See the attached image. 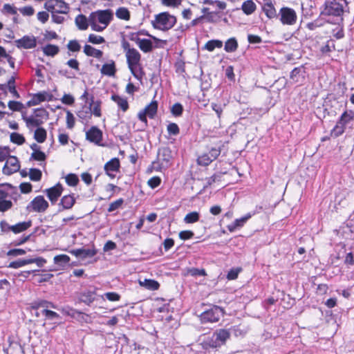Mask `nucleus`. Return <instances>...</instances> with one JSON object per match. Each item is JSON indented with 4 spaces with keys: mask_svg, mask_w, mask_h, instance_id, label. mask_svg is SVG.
<instances>
[{
    "mask_svg": "<svg viewBox=\"0 0 354 354\" xmlns=\"http://www.w3.org/2000/svg\"><path fill=\"white\" fill-rule=\"evenodd\" d=\"M100 72L102 75L109 77H113L116 72L115 64L113 60H110L108 63L102 65Z\"/></svg>",
    "mask_w": 354,
    "mask_h": 354,
    "instance_id": "aec40b11",
    "label": "nucleus"
},
{
    "mask_svg": "<svg viewBox=\"0 0 354 354\" xmlns=\"http://www.w3.org/2000/svg\"><path fill=\"white\" fill-rule=\"evenodd\" d=\"M242 10L246 15H251L256 10V5L252 0H248L243 3Z\"/></svg>",
    "mask_w": 354,
    "mask_h": 354,
    "instance_id": "7c9ffc66",
    "label": "nucleus"
},
{
    "mask_svg": "<svg viewBox=\"0 0 354 354\" xmlns=\"http://www.w3.org/2000/svg\"><path fill=\"white\" fill-rule=\"evenodd\" d=\"M47 136V132L45 129L42 127H38L34 132V138L39 143H43Z\"/></svg>",
    "mask_w": 354,
    "mask_h": 354,
    "instance_id": "bb28decb",
    "label": "nucleus"
},
{
    "mask_svg": "<svg viewBox=\"0 0 354 354\" xmlns=\"http://www.w3.org/2000/svg\"><path fill=\"white\" fill-rule=\"evenodd\" d=\"M183 106L180 103L174 104L171 109V113L175 116L180 115L183 113Z\"/></svg>",
    "mask_w": 354,
    "mask_h": 354,
    "instance_id": "8fccbe9b",
    "label": "nucleus"
},
{
    "mask_svg": "<svg viewBox=\"0 0 354 354\" xmlns=\"http://www.w3.org/2000/svg\"><path fill=\"white\" fill-rule=\"evenodd\" d=\"M44 8L51 13L67 14L69 12V6L63 0H47Z\"/></svg>",
    "mask_w": 354,
    "mask_h": 354,
    "instance_id": "39448f33",
    "label": "nucleus"
},
{
    "mask_svg": "<svg viewBox=\"0 0 354 354\" xmlns=\"http://www.w3.org/2000/svg\"><path fill=\"white\" fill-rule=\"evenodd\" d=\"M66 122L67 127L69 129L73 128L75 124L74 116L70 111H67L66 113Z\"/></svg>",
    "mask_w": 354,
    "mask_h": 354,
    "instance_id": "e2e57ef3",
    "label": "nucleus"
},
{
    "mask_svg": "<svg viewBox=\"0 0 354 354\" xmlns=\"http://www.w3.org/2000/svg\"><path fill=\"white\" fill-rule=\"evenodd\" d=\"M63 191V188L61 185L57 184L49 189H46L44 192L46 193L48 199L50 201L52 204H55L59 197L61 196Z\"/></svg>",
    "mask_w": 354,
    "mask_h": 354,
    "instance_id": "2eb2a0df",
    "label": "nucleus"
},
{
    "mask_svg": "<svg viewBox=\"0 0 354 354\" xmlns=\"http://www.w3.org/2000/svg\"><path fill=\"white\" fill-rule=\"evenodd\" d=\"M75 199L71 195H66L61 199L60 204L64 209H71L75 204Z\"/></svg>",
    "mask_w": 354,
    "mask_h": 354,
    "instance_id": "cd10ccee",
    "label": "nucleus"
},
{
    "mask_svg": "<svg viewBox=\"0 0 354 354\" xmlns=\"http://www.w3.org/2000/svg\"><path fill=\"white\" fill-rule=\"evenodd\" d=\"M66 182L69 186H75L79 182V178L74 174H68L66 178Z\"/></svg>",
    "mask_w": 354,
    "mask_h": 354,
    "instance_id": "37998d69",
    "label": "nucleus"
},
{
    "mask_svg": "<svg viewBox=\"0 0 354 354\" xmlns=\"http://www.w3.org/2000/svg\"><path fill=\"white\" fill-rule=\"evenodd\" d=\"M32 185L30 183H22L19 185V189L21 193L28 194L32 191Z\"/></svg>",
    "mask_w": 354,
    "mask_h": 354,
    "instance_id": "864d4df0",
    "label": "nucleus"
},
{
    "mask_svg": "<svg viewBox=\"0 0 354 354\" xmlns=\"http://www.w3.org/2000/svg\"><path fill=\"white\" fill-rule=\"evenodd\" d=\"M10 151L8 147H0V162L6 160L10 156Z\"/></svg>",
    "mask_w": 354,
    "mask_h": 354,
    "instance_id": "4d7b16f0",
    "label": "nucleus"
},
{
    "mask_svg": "<svg viewBox=\"0 0 354 354\" xmlns=\"http://www.w3.org/2000/svg\"><path fill=\"white\" fill-rule=\"evenodd\" d=\"M199 220V213L197 212H192L188 213L184 218L186 223H194Z\"/></svg>",
    "mask_w": 354,
    "mask_h": 354,
    "instance_id": "4c0bfd02",
    "label": "nucleus"
},
{
    "mask_svg": "<svg viewBox=\"0 0 354 354\" xmlns=\"http://www.w3.org/2000/svg\"><path fill=\"white\" fill-rule=\"evenodd\" d=\"M31 158L35 160L44 161L46 159V155L40 150H35L31 154Z\"/></svg>",
    "mask_w": 354,
    "mask_h": 354,
    "instance_id": "09e8293b",
    "label": "nucleus"
},
{
    "mask_svg": "<svg viewBox=\"0 0 354 354\" xmlns=\"http://www.w3.org/2000/svg\"><path fill=\"white\" fill-rule=\"evenodd\" d=\"M30 178L33 181H39L41 177V172L37 169H31L29 171Z\"/></svg>",
    "mask_w": 354,
    "mask_h": 354,
    "instance_id": "a18cd8bd",
    "label": "nucleus"
},
{
    "mask_svg": "<svg viewBox=\"0 0 354 354\" xmlns=\"http://www.w3.org/2000/svg\"><path fill=\"white\" fill-rule=\"evenodd\" d=\"M238 44L234 38L229 39L225 44V50L228 53H232L237 49Z\"/></svg>",
    "mask_w": 354,
    "mask_h": 354,
    "instance_id": "f704fd0d",
    "label": "nucleus"
},
{
    "mask_svg": "<svg viewBox=\"0 0 354 354\" xmlns=\"http://www.w3.org/2000/svg\"><path fill=\"white\" fill-rule=\"evenodd\" d=\"M230 333L226 329L216 330L212 336L207 337L203 344L205 348H217L225 344L230 338Z\"/></svg>",
    "mask_w": 354,
    "mask_h": 354,
    "instance_id": "f03ea898",
    "label": "nucleus"
},
{
    "mask_svg": "<svg viewBox=\"0 0 354 354\" xmlns=\"http://www.w3.org/2000/svg\"><path fill=\"white\" fill-rule=\"evenodd\" d=\"M68 49L72 52H78L81 46L77 40H71L67 44Z\"/></svg>",
    "mask_w": 354,
    "mask_h": 354,
    "instance_id": "49530a36",
    "label": "nucleus"
},
{
    "mask_svg": "<svg viewBox=\"0 0 354 354\" xmlns=\"http://www.w3.org/2000/svg\"><path fill=\"white\" fill-rule=\"evenodd\" d=\"M88 41L94 44H100L105 42V39L103 37L94 34H90L88 35Z\"/></svg>",
    "mask_w": 354,
    "mask_h": 354,
    "instance_id": "79ce46f5",
    "label": "nucleus"
},
{
    "mask_svg": "<svg viewBox=\"0 0 354 354\" xmlns=\"http://www.w3.org/2000/svg\"><path fill=\"white\" fill-rule=\"evenodd\" d=\"M346 5V0H326L323 14L338 17H339V20L342 21L341 16L344 12V8Z\"/></svg>",
    "mask_w": 354,
    "mask_h": 354,
    "instance_id": "7ed1b4c3",
    "label": "nucleus"
},
{
    "mask_svg": "<svg viewBox=\"0 0 354 354\" xmlns=\"http://www.w3.org/2000/svg\"><path fill=\"white\" fill-rule=\"evenodd\" d=\"M163 5L170 7H177L181 3V0H161Z\"/></svg>",
    "mask_w": 354,
    "mask_h": 354,
    "instance_id": "680f3d73",
    "label": "nucleus"
},
{
    "mask_svg": "<svg viewBox=\"0 0 354 354\" xmlns=\"http://www.w3.org/2000/svg\"><path fill=\"white\" fill-rule=\"evenodd\" d=\"M113 18V12L110 10H100L93 12L88 16L91 29L96 32H102Z\"/></svg>",
    "mask_w": 354,
    "mask_h": 354,
    "instance_id": "f257e3e1",
    "label": "nucleus"
},
{
    "mask_svg": "<svg viewBox=\"0 0 354 354\" xmlns=\"http://www.w3.org/2000/svg\"><path fill=\"white\" fill-rule=\"evenodd\" d=\"M251 214H248L243 217H241L240 218L236 219L233 223H230L227 225V229L230 232H234L236 230L241 228L243 227L245 223L247 222V221L250 218Z\"/></svg>",
    "mask_w": 354,
    "mask_h": 354,
    "instance_id": "412c9836",
    "label": "nucleus"
},
{
    "mask_svg": "<svg viewBox=\"0 0 354 354\" xmlns=\"http://www.w3.org/2000/svg\"><path fill=\"white\" fill-rule=\"evenodd\" d=\"M50 307L55 308V306L52 303L46 301H39L33 306V308H35L36 309L42 308L41 313L45 316L46 319L54 321L59 319L60 316L59 314L48 309Z\"/></svg>",
    "mask_w": 354,
    "mask_h": 354,
    "instance_id": "0eeeda50",
    "label": "nucleus"
},
{
    "mask_svg": "<svg viewBox=\"0 0 354 354\" xmlns=\"http://www.w3.org/2000/svg\"><path fill=\"white\" fill-rule=\"evenodd\" d=\"M37 19L41 21V23L44 24L46 23L49 18V15L47 12H39L37 15Z\"/></svg>",
    "mask_w": 354,
    "mask_h": 354,
    "instance_id": "0e129e2a",
    "label": "nucleus"
},
{
    "mask_svg": "<svg viewBox=\"0 0 354 354\" xmlns=\"http://www.w3.org/2000/svg\"><path fill=\"white\" fill-rule=\"evenodd\" d=\"M263 12L269 19L277 17V11L272 3H266L263 8Z\"/></svg>",
    "mask_w": 354,
    "mask_h": 354,
    "instance_id": "2f4dec72",
    "label": "nucleus"
},
{
    "mask_svg": "<svg viewBox=\"0 0 354 354\" xmlns=\"http://www.w3.org/2000/svg\"><path fill=\"white\" fill-rule=\"evenodd\" d=\"M120 160L118 158H113L107 162L104 165V170L106 174L111 178H115V172L119 171Z\"/></svg>",
    "mask_w": 354,
    "mask_h": 354,
    "instance_id": "ddd939ff",
    "label": "nucleus"
},
{
    "mask_svg": "<svg viewBox=\"0 0 354 354\" xmlns=\"http://www.w3.org/2000/svg\"><path fill=\"white\" fill-rule=\"evenodd\" d=\"M100 106H101V102L100 101H96V102L92 101V103H91V104H90L91 111L95 117L101 116Z\"/></svg>",
    "mask_w": 354,
    "mask_h": 354,
    "instance_id": "e433bc0d",
    "label": "nucleus"
},
{
    "mask_svg": "<svg viewBox=\"0 0 354 354\" xmlns=\"http://www.w3.org/2000/svg\"><path fill=\"white\" fill-rule=\"evenodd\" d=\"M194 236V232L189 230L181 231L179 233V237L182 240H187Z\"/></svg>",
    "mask_w": 354,
    "mask_h": 354,
    "instance_id": "bf43d9fd",
    "label": "nucleus"
},
{
    "mask_svg": "<svg viewBox=\"0 0 354 354\" xmlns=\"http://www.w3.org/2000/svg\"><path fill=\"white\" fill-rule=\"evenodd\" d=\"M158 109V104L156 101L151 102L149 105H147L145 108V111L147 113V115L152 118L156 114Z\"/></svg>",
    "mask_w": 354,
    "mask_h": 354,
    "instance_id": "473e14b6",
    "label": "nucleus"
},
{
    "mask_svg": "<svg viewBox=\"0 0 354 354\" xmlns=\"http://www.w3.org/2000/svg\"><path fill=\"white\" fill-rule=\"evenodd\" d=\"M71 254L79 258L81 260H85L87 258L94 257L97 251L94 248H80L70 251Z\"/></svg>",
    "mask_w": 354,
    "mask_h": 354,
    "instance_id": "4468645a",
    "label": "nucleus"
},
{
    "mask_svg": "<svg viewBox=\"0 0 354 354\" xmlns=\"http://www.w3.org/2000/svg\"><path fill=\"white\" fill-rule=\"evenodd\" d=\"M95 298V292L92 291L85 292L81 296L82 301L87 304L92 303Z\"/></svg>",
    "mask_w": 354,
    "mask_h": 354,
    "instance_id": "58836bf2",
    "label": "nucleus"
},
{
    "mask_svg": "<svg viewBox=\"0 0 354 354\" xmlns=\"http://www.w3.org/2000/svg\"><path fill=\"white\" fill-rule=\"evenodd\" d=\"M138 283L140 286L150 290H156L160 286L158 282L153 279L139 280Z\"/></svg>",
    "mask_w": 354,
    "mask_h": 354,
    "instance_id": "b1692460",
    "label": "nucleus"
},
{
    "mask_svg": "<svg viewBox=\"0 0 354 354\" xmlns=\"http://www.w3.org/2000/svg\"><path fill=\"white\" fill-rule=\"evenodd\" d=\"M223 46V42L221 40L212 39L208 41L204 48L209 52H212L215 48H221Z\"/></svg>",
    "mask_w": 354,
    "mask_h": 354,
    "instance_id": "c85d7f7f",
    "label": "nucleus"
},
{
    "mask_svg": "<svg viewBox=\"0 0 354 354\" xmlns=\"http://www.w3.org/2000/svg\"><path fill=\"white\" fill-rule=\"evenodd\" d=\"M19 11L23 15L26 16H32L35 12L34 8L29 6L20 8Z\"/></svg>",
    "mask_w": 354,
    "mask_h": 354,
    "instance_id": "13d9d810",
    "label": "nucleus"
},
{
    "mask_svg": "<svg viewBox=\"0 0 354 354\" xmlns=\"http://www.w3.org/2000/svg\"><path fill=\"white\" fill-rule=\"evenodd\" d=\"M25 266L24 260L19 259L17 261H12L11 263H10L8 268L17 269V268H21L22 266Z\"/></svg>",
    "mask_w": 354,
    "mask_h": 354,
    "instance_id": "774afa93",
    "label": "nucleus"
},
{
    "mask_svg": "<svg viewBox=\"0 0 354 354\" xmlns=\"http://www.w3.org/2000/svg\"><path fill=\"white\" fill-rule=\"evenodd\" d=\"M115 16L119 19L129 21L131 17V14L127 8L120 7L115 11Z\"/></svg>",
    "mask_w": 354,
    "mask_h": 354,
    "instance_id": "a878e982",
    "label": "nucleus"
},
{
    "mask_svg": "<svg viewBox=\"0 0 354 354\" xmlns=\"http://www.w3.org/2000/svg\"><path fill=\"white\" fill-rule=\"evenodd\" d=\"M61 100L65 104L71 105L74 103L75 99L70 94H64Z\"/></svg>",
    "mask_w": 354,
    "mask_h": 354,
    "instance_id": "69168bd1",
    "label": "nucleus"
},
{
    "mask_svg": "<svg viewBox=\"0 0 354 354\" xmlns=\"http://www.w3.org/2000/svg\"><path fill=\"white\" fill-rule=\"evenodd\" d=\"M125 56L128 67L134 75L136 68L140 64L141 55L136 48H132V50H129L128 52H127Z\"/></svg>",
    "mask_w": 354,
    "mask_h": 354,
    "instance_id": "9d476101",
    "label": "nucleus"
},
{
    "mask_svg": "<svg viewBox=\"0 0 354 354\" xmlns=\"http://www.w3.org/2000/svg\"><path fill=\"white\" fill-rule=\"evenodd\" d=\"M53 260L55 263L60 266H64L70 261V257L66 254H59L55 256Z\"/></svg>",
    "mask_w": 354,
    "mask_h": 354,
    "instance_id": "c9c22d12",
    "label": "nucleus"
},
{
    "mask_svg": "<svg viewBox=\"0 0 354 354\" xmlns=\"http://www.w3.org/2000/svg\"><path fill=\"white\" fill-rule=\"evenodd\" d=\"M223 309L218 306L203 312L201 316V321L202 323H214L219 320L220 317L223 316Z\"/></svg>",
    "mask_w": 354,
    "mask_h": 354,
    "instance_id": "423d86ee",
    "label": "nucleus"
},
{
    "mask_svg": "<svg viewBox=\"0 0 354 354\" xmlns=\"http://www.w3.org/2000/svg\"><path fill=\"white\" fill-rule=\"evenodd\" d=\"M20 165L19 160L15 156H9L6 159V162L3 168L4 173H14L19 169Z\"/></svg>",
    "mask_w": 354,
    "mask_h": 354,
    "instance_id": "dca6fc26",
    "label": "nucleus"
},
{
    "mask_svg": "<svg viewBox=\"0 0 354 354\" xmlns=\"http://www.w3.org/2000/svg\"><path fill=\"white\" fill-rule=\"evenodd\" d=\"M10 140L12 142L20 145L24 143L25 138L21 134L14 132L10 134Z\"/></svg>",
    "mask_w": 354,
    "mask_h": 354,
    "instance_id": "a19ab883",
    "label": "nucleus"
},
{
    "mask_svg": "<svg viewBox=\"0 0 354 354\" xmlns=\"http://www.w3.org/2000/svg\"><path fill=\"white\" fill-rule=\"evenodd\" d=\"M111 99L116 103L118 106L123 111L126 112L129 109V103L126 97L118 95H112Z\"/></svg>",
    "mask_w": 354,
    "mask_h": 354,
    "instance_id": "4be33fe9",
    "label": "nucleus"
},
{
    "mask_svg": "<svg viewBox=\"0 0 354 354\" xmlns=\"http://www.w3.org/2000/svg\"><path fill=\"white\" fill-rule=\"evenodd\" d=\"M43 52L46 55L54 56L59 52V47L56 45L48 44L43 48Z\"/></svg>",
    "mask_w": 354,
    "mask_h": 354,
    "instance_id": "72a5a7b5",
    "label": "nucleus"
},
{
    "mask_svg": "<svg viewBox=\"0 0 354 354\" xmlns=\"http://www.w3.org/2000/svg\"><path fill=\"white\" fill-rule=\"evenodd\" d=\"M138 46L145 53L150 52L153 48L151 41L147 39H142Z\"/></svg>",
    "mask_w": 354,
    "mask_h": 354,
    "instance_id": "c756f323",
    "label": "nucleus"
},
{
    "mask_svg": "<svg viewBox=\"0 0 354 354\" xmlns=\"http://www.w3.org/2000/svg\"><path fill=\"white\" fill-rule=\"evenodd\" d=\"M186 274L196 277L198 275L205 276V275H206V273H205V271L204 269H198V268H192L188 269L187 270Z\"/></svg>",
    "mask_w": 354,
    "mask_h": 354,
    "instance_id": "c03bdc74",
    "label": "nucleus"
},
{
    "mask_svg": "<svg viewBox=\"0 0 354 354\" xmlns=\"http://www.w3.org/2000/svg\"><path fill=\"white\" fill-rule=\"evenodd\" d=\"M33 115H35L37 118H40L42 120V118L47 119L48 118V113L44 109H37L34 111Z\"/></svg>",
    "mask_w": 354,
    "mask_h": 354,
    "instance_id": "5fc2aeb1",
    "label": "nucleus"
},
{
    "mask_svg": "<svg viewBox=\"0 0 354 354\" xmlns=\"http://www.w3.org/2000/svg\"><path fill=\"white\" fill-rule=\"evenodd\" d=\"M83 51L87 56L93 57L97 59H100L103 55L102 50L96 49L91 45H85Z\"/></svg>",
    "mask_w": 354,
    "mask_h": 354,
    "instance_id": "5701e85b",
    "label": "nucleus"
},
{
    "mask_svg": "<svg viewBox=\"0 0 354 354\" xmlns=\"http://www.w3.org/2000/svg\"><path fill=\"white\" fill-rule=\"evenodd\" d=\"M160 182H161V180L159 177L154 176V177L151 178L148 180L147 184L151 188L154 189V188L157 187L160 184Z\"/></svg>",
    "mask_w": 354,
    "mask_h": 354,
    "instance_id": "603ef678",
    "label": "nucleus"
},
{
    "mask_svg": "<svg viewBox=\"0 0 354 354\" xmlns=\"http://www.w3.org/2000/svg\"><path fill=\"white\" fill-rule=\"evenodd\" d=\"M175 24V17L168 14L167 12H162L157 15L154 21H153V27L162 30L170 29Z\"/></svg>",
    "mask_w": 354,
    "mask_h": 354,
    "instance_id": "20e7f679",
    "label": "nucleus"
},
{
    "mask_svg": "<svg viewBox=\"0 0 354 354\" xmlns=\"http://www.w3.org/2000/svg\"><path fill=\"white\" fill-rule=\"evenodd\" d=\"M18 47L26 49L32 48L36 46V39L34 37L24 36L16 41Z\"/></svg>",
    "mask_w": 354,
    "mask_h": 354,
    "instance_id": "a211bd4d",
    "label": "nucleus"
},
{
    "mask_svg": "<svg viewBox=\"0 0 354 354\" xmlns=\"http://www.w3.org/2000/svg\"><path fill=\"white\" fill-rule=\"evenodd\" d=\"M0 225L3 229L6 227V230H10L15 234H18L23 232L28 229L31 226L32 222L30 221H28L20 222L13 225H10L6 222L1 221Z\"/></svg>",
    "mask_w": 354,
    "mask_h": 354,
    "instance_id": "9b49d317",
    "label": "nucleus"
},
{
    "mask_svg": "<svg viewBox=\"0 0 354 354\" xmlns=\"http://www.w3.org/2000/svg\"><path fill=\"white\" fill-rule=\"evenodd\" d=\"M122 203H123V200L122 198H120V199L111 203L109 205L108 211L111 212H113V211L116 210L122 205Z\"/></svg>",
    "mask_w": 354,
    "mask_h": 354,
    "instance_id": "6e6d98bb",
    "label": "nucleus"
},
{
    "mask_svg": "<svg viewBox=\"0 0 354 354\" xmlns=\"http://www.w3.org/2000/svg\"><path fill=\"white\" fill-rule=\"evenodd\" d=\"M219 154L220 150L213 148L208 152V153H204L200 156L197 159V162L201 165L207 166L215 160Z\"/></svg>",
    "mask_w": 354,
    "mask_h": 354,
    "instance_id": "f8f14e48",
    "label": "nucleus"
},
{
    "mask_svg": "<svg viewBox=\"0 0 354 354\" xmlns=\"http://www.w3.org/2000/svg\"><path fill=\"white\" fill-rule=\"evenodd\" d=\"M8 107L12 111H21L24 108L23 104L17 101H10L8 102Z\"/></svg>",
    "mask_w": 354,
    "mask_h": 354,
    "instance_id": "3c124183",
    "label": "nucleus"
},
{
    "mask_svg": "<svg viewBox=\"0 0 354 354\" xmlns=\"http://www.w3.org/2000/svg\"><path fill=\"white\" fill-rule=\"evenodd\" d=\"M12 206V203L9 200H0V212H4L10 209Z\"/></svg>",
    "mask_w": 354,
    "mask_h": 354,
    "instance_id": "de8ad7c7",
    "label": "nucleus"
},
{
    "mask_svg": "<svg viewBox=\"0 0 354 354\" xmlns=\"http://www.w3.org/2000/svg\"><path fill=\"white\" fill-rule=\"evenodd\" d=\"M75 24L80 30H86L90 26L88 17L86 18V16L83 15H79L75 17Z\"/></svg>",
    "mask_w": 354,
    "mask_h": 354,
    "instance_id": "393cba45",
    "label": "nucleus"
},
{
    "mask_svg": "<svg viewBox=\"0 0 354 354\" xmlns=\"http://www.w3.org/2000/svg\"><path fill=\"white\" fill-rule=\"evenodd\" d=\"M22 118L24 121L26 122V127L29 129H32L35 127H39V126L43 124V120L40 118H37L35 115H30L26 116L23 115Z\"/></svg>",
    "mask_w": 354,
    "mask_h": 354,
    "instance_id": "6ab92c4d",
    "label": "nucleus"
},
{
    "mask_svg": "<svg viewBox=\"0 0 354 354\" xmlns=\"http://www.w3.org/2000/svg\"><path fill=\"white\" fill-rule=\"evenodd\" d=\"M167 131L169 134L177 135L179 133V128L176 123H170L167 126Z\"/></svg>",
    "mask_w": 354,
    "mask_h": 354,
    "instance_id": "052dcab7",
    "label": "nucleus"
},
{
    "mask_svg": "<svg viewBox=\"0 0 354 354\" xmlns=\"http://www.w3.org/2000/svg\"><path fill=\"white\" fill-rule=\"evenodd\" d=\"M280 21L283 25L292 26L297 19L296 12L290 8L283 7L279 11Z\"/></svg>",
    "mask_w": 354,
    "mask_h": 354,
    "instance_id": "6e6552de",
    "label": "nucleus"
},
{
    "mask_svg": "<svg viewBox=\"0 0 354 354\" xmlns=\"http://www.w3.org/2000/svg\"><path fill=\"white\" fill-rule=\"evenodd\" d=\"M353 113L352 111L350 112H344L340 118L339 124L342 125V127H344L347 123H348L353 118Z\"/></svg>",
    "mask_w": 354,
    "mask_h": 354,
    "instance_id": "ea45409f",
    "label": "nucleus"
},
{
    "mask_svg": "<svg viewBox=\"0 0 354 354\" xmlns=\"http://www.w3.org/2000/svg\"><path fill=\"white\" fill-rule=\"evenodd\" d=\"M3 10L5 12L9 13L11 15L17 14V8L10 4H4L3 7Z\"/></svg>",
    "mask_w": 354,
    "mask_h": 354,
    "instance_id": "338daca9",
    "label": "nucleus"
},
{
    "mask_svg": "<svg viewBox=\"0 0 354 354\" xmlns=\"http://www.w3.org/2000/svg\"><path fill=\"white\" fill-rule=\"evenodd\" d=\"M48 203L45 200L44 196H38L28 205L27 209L29 212L40 213L44 212L48 209Z\"/></svg>",
    "mask_w": 354,
    "mask_h": 354,
    "instance_id": "1a4fd4ad",
    "label": "nucleus"
},
{
    "mask_svg": "<svg viewBox=\"0 0 354 354\" xmlns=\"http://www.w3.org/2000/svg\"><path fill=\"white\" fill-rule=\"evenodd\" d=\"M86 137L90 142L98 145L102 140V133L98 128L93 127L86 132Z\"/></svg>",
    "mask_w": 354,
    "mask_h": 354,
    "instance_id": "f3484780",
    "label": "nucleus"
}]
</instances>
